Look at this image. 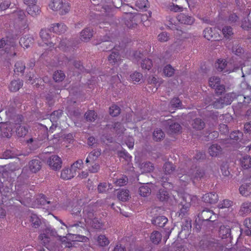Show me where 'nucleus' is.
I'll list each match as a JSON object with an SVG mask.
<instances>
[{"instance_id":"nucleus-1","label":"nucleus","mask_w":251,"mask_h":251,"mask_svg":"<svg viewBox=\"0 0 251 251\" xmlns=\"http://www.w3.org/2000/svg\"><path fill=\"white\" fill-rule=\"evenodd\" d=\"M122 4V0H103V3L98 10L100 11L104 16L112 17L113 16L114 7L120 8Z\"/></svg>"},{"instance_id":"nucleus-2","label":"nucleus","mask_w":251,"mask_h":251,"mask_svg":"<svg viewBox=\"0 0 251 251\" xmlns=\"http://www.w3.org/2000/svg\"><path fill=\"white\" fill-rule=\"evenodd\" d=\"M125 17V25L130 29L137 28L138 23L142 21V16L139 13L126 12Z\"/></svg>"},{"instance_id":"nucleus-3","label":"nucleus","mask_w":251,"mask_h":251,"mask_svg":"<svg viewBox=\"0 0 251 251\" xmlns=\"http://www.w3.org/2000/svg\"><path fill=\"white\" fill-rule=\"evenodd\" d=\"M234 99V94L232 93L226 94L224 96L216 99L211 104L216 109H221L225 106L230 105Z\"/></svg>"},{"instance_id":"nucleus-4","label":"nucleus","mask_w":251,"mask_h":251,"mask_svg":"<svg viewBox=\"0 0 251 251\" xmlns=\"http://www.w3.org/2000/svg\"><path fill=\"white\" fill-rule=\"evenodd\" d=\"M198 218L199 222L211 223L215 221L216 215L212 210L205 208L198 213Z\"/></svg>"},{"instance_id":"nucleus-5","label":"nucleus","mask_w":251,"mask_h":251,"mask_svg":"<svg viewBox=\"0 0 251 251\" xmlns=\"http://www.w3.org/2000/svg\"><path fill=\"white\" fill-rule=\"evenodd\" d=\"M49 6L53 11H59L60 15H64L69 11V6L62 0H52Z\"/></svg>"},{"instance_id":"nucleus-6","label":"nucleus","mask_w":251,"mask_h":251,"mask_svg":"<svg viewBox=\"0 0 251 251\" xmlns=\"http://www.w3.org/2000/svg\"><path fill=\"white\" fill-rule=\"evenodd\" d=\"M99 42L94 43V45L98 46V49L102 51H110L114 48L113 43L107 39L99 40Z\"/></svg>"},{"instance_id":"nucleus-7","label":"nucleus","mask_w":251,"mask_h":251,"mask_svg":"<svg viewBox=\"0 0 251 251\" xmlns=\"http://www.w3.org/2000/svg\"><path fill=\"white\" fill-rule=\"evenodd\" d=\"M166 128L167 132L169 134L178 133L181 129V126L179 124L174 122L171 119H169L165 122Z\"/></svg>"},{"instance_id":"nucleus-8","label":"nucleus","mask_w":251,"mask_h":251,"mask_svg":"<svg viewBox=\"0 0 251 251\" xmlns=\"http://www.w3.org/2000/svg\"><path fill=\"white\" fill-rule=\"evenodd\" d=\"M49 166L54 170H59L62 166L61 158L56 155H52L50 157L48 160Z\"/></svg>"},{"instance_id":"nucleus-9","label":"nucleus","mask_w":251,"mask_h":251,"mask_svg":"<svg viewBox=\"0 0 251 251\" xmlns=\"http://www.w3.org/2000/svg\"><path fill=\"white\" fill-rule=\"evenodd\" d=\"M188 173L191 176L192 179H201L205 175V170L200 167H196L194 169H191Z\"/></svg>"},{"instance_id":"nucleus-10","label":"nucleus","mask_w":251,"mask_h":251,"mask_svg":"<svg viewBox=\"0 0 251 251\" xmlns=\"http://www.w3.org/2000/svg\"><path fill=\"white\" fill-rule=\"evenodd\" d=\"M40 36L43 41L47 45L50 47H53L56 44V42L52 41L49 32L45 29H41L40 32Z\"/></svg>"},{"instance_id":"nucleus-11","label":"nucleus","mask_w":251,"mask_h":251,"mask_svg":"<svg viewBox=\"0 0 251 251\" xmlns=\"http://www.w3.org/2000/svg\"><path fill=\"white\" fill-rule=\"evenodd\" d=\"M62 114L61 110L54 111L50 116V121L52 123V126L50 127V131L54 129L57 126V121Z\"/></svg>"},{"instance_id":"nucleus-12","label":"nucleus","mask_w":251,"mask_h":251,"mask_svg":"<svg viewBox=\"0 0 251 251\" xmlns=\"http://www.w3.org/2000/svg\"><path fill=\"white\" fill-rule=\"evenodd\" d=\"M168 219L164 216H159L151 220V223L160 227L165 228L168 224Z\"/></svg>"},{"instance_id":"nucleus-13","label":"nucleus","mask_w":251,"mask_h":251,"mask_svg":"<svg viewBox=\"0 0 251 251\" xmlns=\"http://www.w3.org/2000/svg\"><path fill=\"white\" fill-rule=\"evenodd\" d=\"M219 235L222 239H226L228 237L232 238L231 235V228L229 226L221 225L219 227Z\"/></svg>"},{"instance_id":"nucleus-14","label":"nucleus","mask_w":251,"mask_h":251,"mask_svg":"<svg viewBox=\"0 0 251 251\" xmlns=\"http://www.w3.org/2000/svg\"><path fill=\"white\" fill-rule=\"evenodd\" d=\"M12 182V179L9 177L8 171H5L3 167L0 168V186L6 185Z\"/></svg>"},{"instance_id":"nucleus-15","label":"nucleus","mask_w":251,"mask_h":251,"mask_svg":"<svg viewBox=\"0 0 251 251\" xmlns=\"http://www.w3.org/2000/svg\"><path fill=\"white\" fill-rule=\"evenodd\" d=\"M203 36L208 40H219V34L213 31L211 27H207L203 30Z\"/></svg>"},{"instance_id":"nucleus-16","label":"nucleus","mask_w":251,"mask_h":251,"mask_svg":"<svg viewBox=\"0 0 251 251\" xmlns=\"http://www.w3.org/2000/svg\"><path fill=\"white\" fill-rule=\"evenodd\" d=\"M218 196L215 193H208L205 194L202 197V201L209 204H215L218 201Z\"/></svg>"},{"instance_id":"nucleus-17","label":"nucleus","mask_w":251,"mask_h":251,"mask_svg":"<svg viewBox=\"0 0 251 251\" xmlns=\"http://www.w3.org/2000/svg\"><path fill=\"white\" fill-rule=\"evenodd\" d=\"M82 214V218H81V219H84L86 223H88L89 220H92V219L95 218L94 210L91 207L89 206H86L84 208Z\"/></svg>"},{"instance_id":"nucleus-18","label":"nucleus","mask_w":251,"mask_h":251,"mask_svg":"<svg viewBox=\"0 0 251 251\" xmlns=\"http://www.w3.org/2000/svg\"><path fill=\"white\" fill-rule=\"evenodd\" d=\"M177 19L181 24L188 25H192L195 21V19L193 17L184 13L179 14L177 17Z\"/></svg>"},{"instance_id":"nucleus-19","label":"nucleus","mask_w":251,"mask_h":251,"mask_svg":"<svg viewBox=\"0 0 251 251\" xmlns=\"http://www.w3.org/2000/svg\"><path fill=\"white\" fill-rule=\"evenodd\" d=\"M0 127L1 135L3 137L9 138L12 135V125L9 124H4Z\"/></svg>"},{"instance_id":"nucleus-20","label":"nucleus","mask_w":251,"mask_h":251,"mask_svg":"<svg viewBox=\"0 0 251 251\" xmlns=\"http://www.w3.org/2000/svg\"><path fill=\"white\" fill-rule=\"evenodd\" d=\"M12 182L8 183L6 185L0 186V192L1 195L5 197V198L9 199L12 193Z\"/></svg>"},{"instance_id":"nucleus-21","label":"nucleus","mask_w":251,"mask_h":251,"mask_svg":"<svg viewBox=\"0 0 251 251\" xmlns=\"http://www.w3.org/2000/svg\"><path fill=\"white\" fill-rule=\"evenodd\" d=\"M43 163L39 159H33L29 162L30 170L32 173H36L41 170Z\"/></svg>"},{"instance_id":"nucleus-22","label":"nucleus","mask_w":251,"mask_h":251,"mask_svg":"<svg viewBox=\"0 0 251 251\" xmlns=\"http://www.w3.org/2000/svg\"><path fill=\"white\" fill-rule=\"evenodd\" d=\"M93 30L90 28H85L80 32V39L87 42L89 41L93 35Z\"/></svg>"},{"instance_id":"nucleus-23","label":"nucleus","mask_w":251,"mask_h":251,"mask_svg":"<svg viewBox=\"0 0 251 251\" xmlns=\"http://www.w3.org/2000/svg\"><path fill=\"white\" fill-rule=\"evenodd\" d=\"M191 126L194 129L201 130L205 127V123L201 118H197L192 120Z\"/></svg>"},{"instance_id":"nucleus-24","label":"nucleus","mask_w":251,"mask_h":251,"mask_svg":"<svg viewBox=\"0 0 251 251\" xmlns=\"http://www.w3.org/2000/svg\"><path fill=\"white\" fill-rule=\"evenodd\" d=\"M212 240H201L197 247L198 251H209Z\"/></svg>"},{"instance_id":"nucleus-25","label":"nucleus","mask_w":251,"mask_h":251,"mask_svg":"<svg viewBox=\"0 0 251 251\" xmlns=\"http://www.w3.org/2000/svg\"><path fill=\"white\" fill-rule=\"evenodd\" d=\"M106 126L110 129H113L117 134H121L124 133V131L126 130L123 125L119 122L115 123L113 125H107Z\"/></svg>"},{"instance_id":"nucleus-26","label":"nucleus","mask_w":251,"mask_h":251,"mask_svg":"<svg viewBox=\"0 0 251 251\" xmlns=\"http://www.w3.org/2000/svg\"><path fill=\"white\" fill-rule=\"evenodd\" d=\"M158 79V78H156L153 75L149 76L147 78L148 84L151 85L153 86L152 89V91L153 92H156L160 86V83L159 82Z\"/></svg>"},{"instance_id":"nucleus-27","label":"nucleus","mask_w":251,"mask_h":251,"mask_svg":"<svg viewBox=\"0 0 251 251\" xmlns=\"http://www.w3.org/2000/svg\"><path fill=\"white\" fill-rule=\"evenodd\" d=\"M74 169H72V167L69 169L68 168L64 169L61 173V177L64 179L68 180L74 177Z\"/></svg>"},{"instance_id":"nucleus-28","label":"nucleus","mask_w":251,"mask_h":251,"mask_svg":"<svg viewBox=\"0 0 251 251\" xmlns=\"http://www.w3.org/2000/svg\"><path fill=\"white\" fill-rule=\"evenodd\" d=\"M157 198L161 201H167L170 198L169 192L165 189H160L156 194Z\"/></svg>"},{"instance_id":"nucleus-29","label":"nucleus","mask_w":251,"mask_h":251,"mask_svg":"<svg viewBox=\"0 0 251 251\" xmlns=\"http://www.w3.org/2000/svg\"><path fill=\"white\" fill-rule=\"evenodd\" d=\"M182 42L180 40H177L169 47V50L171 52H178L182 49Z\"/></svg>"},{"instance_id":"nucleus-30","label":"nucleus","mask_w":251,"mask_h":251,"mask_svg":"<svg viewBox=\"0 0 251 251\" xmlns=\"http://www.w3.org/2000/svg\"><path fill=\"white\" fill-rule=\"evenodd\" d=\"M222 149L217 144H213L209 148V152L211 156H216L221 153Z\"/></svg>"},{"instance_id":"nucleus-31","label":"nucleus","mask_w":251,"mask_h":251,"mask_svg":"<svg viewBox=\"0 0 251 251\" xmlns=\"http://www.w3.org/2000/svg\"><path fill=\"white\" fill-rule=\"evenodd\" d=\"M26 11L29 15L34 17L40 14V9L39 6L35 3L30 6H28L26 8Z\"/></svg>"},{"instance_id":"nucleus-32","label":"nucleus","mask_w":251,"mask_h":251,"mask_svg":"<svg viewBox=\"0 0 251 251\" xmlns=\"http://www.w3.org/2000/svg\"><path fill=\"white\" fill-rule=\"evenodd\" d=\"M150 185V184L147 183L139 188V194L141 196L146 197L151 195V191Z\"/></svg>"},{"instance_id":"nucleus-33","label":"nucleus","mask_w":251,"mask_h":251,"mask_svg":"<svg viewBox=\"0 0 251 251\" xmlns=\"http://www.w3.org/2000/svg\"><path fill=\"white\" fill-rule=\"evenodd\" d=\"M120 59V55L118 51L113 50L111 53L108 57V60L110 63L115 64Z\"/></svg>"},{"instance_id":"nucleus-34","label":"nucleus","mask_w":251,"mask_h":251,"mask_svg":"<svg viewBox=\"0 0 251 251\" xmlns=\"http://www.w3.org/2000/svg\"><path fill=\"white\" fill-rule=\"evenodd\" d=\"M33 39L30 36H25L20 38L19 43L24 48H27L33 43Z\"/></svg>"},{"instance_id":"nucleus-35","label":"nucleus","mask_w":251,"mask_h":251,"mask_svg":"<svg viewBox=\"0 0 251 251\" xmlns=\"http://www.w3.org/2000/svg\"><path fill=\"white\" fill-rule=\"evenodd\" d=\"M151 241L154 244L157 245L162 239L161 234L158 231H153L150 236Z\"/></svg>"},{"instance_id":"nucleus-36","label":"nucleus","mask_w":251,"mask_h":251,"mask_svg":"<svg viewBox=\"0 0 251 251\" xmlns=\"http://www.w3.org/2000/svg\"><path fill=\"white\" fill-rule=\"evenodd\" d=\"M191 228V226H181V230L178 234V237L182 239L186 238L189 234V231Z\"/></svg>"},{"instance_id":"nucleus-37","label":"nucleus","mask_w":251,"mask_h":251,"mask_svg":"<svg viewBox=\"0 0 251 251\" xmlns=\"http://www.w3.org/2000/svg\"><path fill=\"white\" fill-rule=\"evenodd\" d=\"M153 139L156 142H159L165 137V134L160 128H156L153 132Z\"/></svg>"},{"instance_id":"nucleus-38","label":"nucleus","mask_w":251,"mask_h":251,"mask_svg":"<svg viewBox=\"0 0 251 251\" xmlns=\"http://www.w3.org/2000/svg\"><path fill=\"white\" fill-rule=\"evenodd\" d=\"M23 85L22 81L20 79L12 81L9 85V89L12 92H16L20 89Z\"/></svg>"},{"instance_id":"nucleus-39","label":"nucleus","mask_w":251,"mask_h":251,"mask_svg":"<svg viewBox=\"0 0 251 251\" xmlns=\"http://www.w3.org/2000/svg\"><path fill=\"white\" fill-rule=\"evenodd\" d=\"M129 197V191L127 189H122L118 192L117 197L119 200L126 201Z\"/></svg>"},{"instance_id":"nucleus-40","label":"nucleus","mask_w":251,"mask_h":251,"mask_svg":"<svg viewBox=\"0 0 251 251\" xmlns=\"http://www.w3.org/2000/svg\"><path fill=\"white\" fill-rule=\"evenodd\" d=\"M251 212V202H245L242 203L239 212L241 215L248 214Z\"/></svg>"},{"instance_id":"nucleus-41","label":"nucleus","mask_w":251,"mask_h":251,"mask_svg":"<svg viewBox=\"0 0 251 251\" xmlns=\"http://www.w3.org/2000/svg\"><path fill=\"white\" fill-rule=\"evenodd\" d=\"M169 178L166 176H162L159 177V181L161 182V185L164 188H171L172 184L169 182Z\"/></svg>"},{"instance_id":"nucleus-42","label":"nucleus","mask_w":251,"mask_h":251,"mask_svg":"<svg viewBox=\"0 0 251 251\" xmlns=\"http://www.w3.org/2000/svg\"><path fill=\"white\" fill-rule=\"evenodd\" d=\"M52 28L53 32L58 33H63L66 31V26L62 23H57L53 25Z\"/></svg>"},{"instance_id":"nucleus-43","label":"nucleus","mask_w":251,"mask_h":251,"mask_svg":"<svg viewBox=\"0 0 251 251\" xmlns=\"http://www.w3.org/2000/svg\"><path fill=\"white\" fill-rule=\"evenodd\" d=\"M242 167L246 169L251 167V157L248 155H245L241 159Z\"/></svg>"},{"instance_id":"nucleus-44","label":"nucleus","mask_w":251,"mask_h":251,"mask_svg":"<svg viewBox=\"0 0 251 251\" xmlns=\"http://www.w3.org/2000/svg\"><path fill=\"white\" fill-rule=\"evenodd\" d=\"M163 168L166 174H171L175 170L176 166H175L172 162H167L164 164Z\"/></svg>"},{"instance_id":"nucleus-45","label":"nucleus","mask_w":251,"mask_h":251,"mask_svg":"<svg viewBox=\"0 0 251 251\" xmlns=\"http://www.w3.org/2000/svg\"><path fill=\"white\" fill-rule=\"evenodd\" d=\"M192 201V197L191 195L188 194H184L182 197V201H181L180 204L181 205L190 206Z\"/></svg>"},{"instance_id":"nucleus-46","label":"nucleus","mask_w":251,"mask_h":251,"mask_svg":"<svg viewBox=\"0 0 251 251\" xmlns=\"http://www.w3.org/2000/svg\"><path fill=\"white\" fill-rule=\"evenodd\" d=\"M141 169L143 171L146 173L152 172L154 169L152 163L150 162H146L141 164Z\"/></svg>"},{"instance_id":"nucleus-47","label":"nucleus","mask_w":251,"mask_h":251,"mask_svg":"<svg viewBox=\"0 0 251 251\" xmlns=\"http://www.w3.org/2000/svg\"><path fill=\"white\" fill-rule=\"evenodd\" d=\"M97 117V114L94 110H89L84 114V117L87 121L93 122Z\"/></svg>"},{"instance_id":"nucleus-48","label":"nucleus","mask_w":251,"mask_h":251,"mask_svg":"<svg viewBox=\"0 0 251 251\" xmlns=\"http://www.w3.org/2000/svg\"><path fill=\"white\" fill-rule=\"evenodd\" d=\"M250 186V183H247L242 184L239 189L240 193L242 196H247L248 195L247 193L250 192L251 190Z\"/></svg>"},{"instance_id":"nucleus-49","label":"nucleus","mask_w":251,"mask_h":251,"mask_svg":"<svg viewBox=\"0 0 251 251\" xmlns=\"http://www.w3.org/2000/svg\"><path fill=\"white\" fill-rule=\"evenodd\" d=\"M65 77V75L62 71H57L54 73L53 75V78L56 82L62 81Z\"/></svg>"},{"instance_id":"nucleus-50","label":"nucleus","mask_w":251,"mask_h":251,"mask_svg":"<svg viewBox=\"0 0 251 251\" xmlns=\"http://www.w3.org/2000/svg\"><path fill=\"white\" fill-rule=\"evenodd\" d=\"M25 69V64L22 61H18L15 65L14 72L15 73L24 74V71Z\"/></svg>"},{"instance_id":"nucleus-51","label":"nucleus","mask_w":251,"mask_h":251,"mask_svg":"<svg viewBox=\"0 0 251 251\" xmlns=\"http://www.w3.org/2000/svg\"><path fill=\"white\" fill-rule=\"evenodd\" d=\"M44 234L45 235V238L47 239L49 238V236L53 237L58 236L56 230L50 227H47L45 229Z\"/></svg>"},{"instance_id":"nucleus-52","label":"nucleus","mask_w":251,"mask_h":251,"mask_svg":"<svg viewBox=\"0 0 251 251\" xmlns=\"http://www.w3.org/2000/svg\"><path fill=\"white\" fill-rule=\"evenodd\" d=\"M232 52L237 56H241L244 53V50L239 44H235L232 47Z\"/></svg>"},{"instance_id":"nucleus-53","label":"nucleus","mask_w":251,"mask_h":251,"mask_svg":"<svg viewBox=\"0 0 251 251\" xmlns=\"http://www.w3.org/2000/svg\"><path fill=\"white\" fill-rule=\"evenodd\" d=\"M243 133L239 130L233 131L229 135L230 139L236 141H240L243 137Z\"/></svg>"},{"instance_id":"nucleus-54","label":"nucleus","mask_w":251,"mask_h":251,"mask_svg":"<svg viewBox=\"0 0 251 251\" xmlns=\"http://www.w3.org/2000/svg\"><path fill=\"white\" fill-rule=\"evenodd\" d=\"M28 133V128L25 126H19L17 127L16 134L18 137L25 136Z\"/></svg>"},{"instance_id":"nucleus-55","label":"nucleus","mask_w":251,"mask_h":251,"mask_svg":"<svg viewBox=\"0 0 251 251\" xmlns=\"http://www.w3.org/2000/svg\"><path fill=\"white\" fill-rule=\"evenodd\" d=\"M98 244L101 247L108 245L109 242L108 239L104 235H100L97 238Z\"/></svg>"},{"instance_id":"nucleus-56","label":"nucleus","mask_w":251,"mask_h":251,"mask_svg":"<svg viewBox=\"0 0 251 251\" xmlns=\"http://www.w3.org/2000/svg\"><path fill=\"white\" fill-rule=\"evenodd\" d=\"M100 154L101 150L99 149H95L89 154V158L91 160V162H94L99 156H100Z\"/></svg>"},{"instance_id":"nucleus-57","label":"nucleus","mask_w":251,"mask_h":251,"mask_svg":"<svg viewBox=\"0 0 251 251\" xmlns=\"http://www.w3.org/2000/svg\"><path fill=\"white\" fill-rule=\"evenodd\" d=\"M163 73L166 76L171 77L174 74L175 69L169 64L164 68Z\"/></svg>"},{"instance_id":"nucleus-58","label":"nucleus","mask_w":251,"mask_h":251,"mask_svg":"<svg viewBox=\"0 0 251 251\" xmlns=\"http://www.w3.org/2000/svg\"><path fill=\"white\" fill-rule=\"evenodd\" d=\"M30 221L35 228L39 227L41 223L40 219L36 214L31 215L30 218Z\"/></svg>"},{"instance_id":"nucleus-59","label":"nucleus","mask_w":251,"mask_h":251,"mask_svg":"<svg viewBox=\"0 0 251 251\" xmlns=\"http://www.w3.org/2000/svg\"><path fill=\"white\" fill-rule=\"evenodd\" d=\"M179 180L180 182L182 183V185L184 186L188 184L191 180H192V178L191 176L189 174H184L181 176H178Z\"/></svg>"},{"instance_id":"nucleus-60","label":"nucleus","mask_w":251,"mask_h":251,"mask_svg":"<svg viewBox=\"0 0 251 251\" xmlns=\"http://www.w3.org/2000/svg\"><path fill=\"white\" fill-rule=\"evenodd\" d=\"M220 78L218 76H213L209 79V85L212 88H214L220 83Z\"/></svg>"},{"instance_id":"nucleus-61","label":"nucleus","mask_w":251,"mask_h":251,"mask_svg":"<svg viewBox=\"0 0 251 251\" xmlns=\"http://www.w3.org/2000/svg\"><path fill=\"white\" fill-rule=\"evenodd\" d=\"M120 108L116 105H113L109 108V114L112 117L117 116L120 113Z\"/></svg>"},{"instance_id":"nucleus-62","label":"nucleus","mask_w":251,"mask_h":251,"mask_svg":"<svg viewBox=\"0 0 251 251\" xmlns=\"http://www.w3.org/2000/svg\"><path fill=\"white\" fill-rule=\"evenodd\" d=\"M117 153L119 157L123 158L127 161H130L131 158V156L125 150L118 151Z\"/></svg>"},{"instance_id":"nucleus-63","label":"nucleus","mask_w":251,"mask_h":251,"mask_svg":"<svg viewBox=\"0 0 251 251\" xmlns=\"http://www.w3.org/2000/svg\"><path fill=\"white\" fill-rule=\"evenodd\" d=\"M170 39V35L167 32H162L157 36V40L160 42H165Z\"/></svg>"},{"instance_id":"nucleus-64","label":"nucleus","mask_w":251,"mask_h":251,"mask_svg":"<svg viewBox=\"0 0 251 251\" xmlns=\"http://www.w3.org/2000/svg\"><path fill=\"white\" fill-rule=\"evenodd\" d=\"M152 66V61L149 58L144 59L141 62V67L143 69L149 70L151 68Z\"/></svg>"}]
</instances>
